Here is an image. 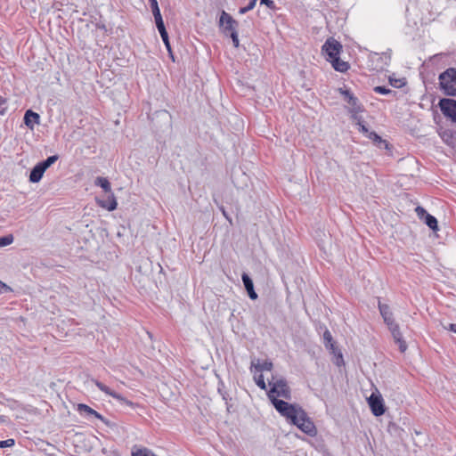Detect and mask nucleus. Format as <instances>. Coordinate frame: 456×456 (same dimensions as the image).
I'll use <instances>...</instances> for the list:
<instances>
[{
    "mask_svg": "<svg viewBox=\"0 0 456 456\" xmlns=\"http://www.w3.org/2000/svg\"><path fill=\"white\" fill-rule=\"evenodd\" d=\"M15 444L14 439H7L0 441V448L12 447Z\"/></svg>",
    "mask_w": 456,
    "mask_h": 456,
    "instance_id": "nucleus-38",
    "label": "nucleus"
},
{
    "mask_svg": "<svg viewBox=\"0 0 456 456\" xmlns=\"http://www.w3.org/2000/svg\"><path fill=\"white\" fill-rule=\"evenodd\" d=\"M378 306L379 313L384 320V322L387 325V327L395 323L393 318V313L390 311V307L388 305L382 304L380 301H379Z\"/></svg>",
    "mask_w": 456,
    "mask_h": 456,
    "instance_id": "nucleus-13",
    "label": "nucleus"
},
{
    "mask_svg": "<svg viewBox=\"0 0 456 456\" xmlns=\"http://www.w3.org/2000/svg\"><path fill=\"white\" fill-rule=\"evenodd\" d=\"M388 329L393 336L395 344L398 345L400 352L404 353L407 350V344L403 338V334L400 331L399 325L395 322L391 326H388Z\"/></svg>",
    "mask_w": 456,
    "mask_h": 456,
    "instance_id": "nucleus-10",
    "label": "nucleus"
},
{
    "mask_svg": "<svg viewBox=\"0 0 456 456\" xmlns=\"http://www.w3.org/2000/svg\"><path fill=\"white\" fill-rule=\"evenodd\" d=\"M291 423L296 425L302 432L310 436H314L317 434V429L314 422L307 416V413L305 411V410L299 411V413L297 416V419H295V422Z\"/></svg>",
    "mask_w": 456,
    "mask_h": 456,
    "instance_id": "nucleus-4",
    "label": "nucleus"
},
{
    "mask_svg": "<svg viewBox=\"0 0 456 456\" xmlns=\"http://www.w3.org/2000/svg\"><path fill=\"white\" fill-rule=\"evenodd\" d=\"M11 291H12V288L5 284L4 282H3L2 281H0V292L6 293Z\"/></svg>",
    "mask_w": 456,
    "mask_h": 456,
    "instance_id": "nucleus-41",
    "label": "nucleus"
},
{
    "mask_svg": "<svg viewBox=\"0 0 456 456\" xmlns=\"http://www.w3.org/2000/svg\"><path fill=\"white\" fill-rule=\"evenodd\" d=\"M149 2H150V4H151V8L159 5L157 0H149Z\"/></svg>",
    "mask_w": 456,
    "mask_h": 456,
    "instance_id": "nucleus-47",
    "label": "nucleus"
},
{
    "mask_svg": "<svg viewBox=\"0 0 456 456\" xmlns=\"http://www.w3.org/2000/svg\"><path fill=\"white\" fill-rule=\"evenodd\" d=\"M349 111H350V113H351V117H352V118H353L354 120H355V121H356V125H359V123L363 122V120H362V117H361V116H359V113H360V112H354V111L352 110V109H350V110H349Z\"/></svg>",
    "mask_w": 456,
    "mask_h": 456,
    "instance_id": "nucleus-39",
    "label": "nucleus"
},
{
    "mask_svg": "<svg viewBox=\"0 0 456 456\" xmlns=\"http://www.w3.org/2000/svg\"><path fill=\"white\" fill-rule=\"evenodd\" d=\"M272 404L275 408V410L283 417L287 419L288 421L295 422V419H297V416L299 413V411H302L303 408L289 403L284 400L273 398L272 399Z\"/></svg>",
    "mask_w": 456,
    "mask_h": 456,
    "instance_id": "nucleus-3",
    "label": "nucleus"
},
{
    "mask_svg": "<svg viewBox=\"0 0 456 456\" xmlns=\"http://www.w3.org/2000/svg\"><path fill=\"white\" fill-rule=\"evenodd\" d=\"M367 137L373 142V143L379 148L390 149V144L387 141L382 139L376 132H370L367 134Z\"/></svg>",
    "mask_w": 456,
    "mask_h": 456,
    "instance_id": "nucleus-17",
    "label": "nucleus"
},
{
    "mask_svg": "<svg viewBox=\"0 0 456 456\" xmlns=\"http://www.w3.org/2000/svg\"><path fill=\"white\" fill-rule=\"evenodd\" d=\"M389 83L393 87L401 88L405 86L406 82L404 78H393L389 77Z\"/></svg>",
    "mask_w": 456,
    "mask_h": 456,
    "instance_id": "nucleus-29",
    "label": "nucleus"
},
{
    "mask_svg": "<svg viewBox=\"0 0 456 456\" xmlns=\"http://www.w3.org/2000/svg\"><path fill=\"white\" fill-rule=\"evenodd\" d=\"M220 209H221V211H222L223 215L225 216V218L231 222V218H230V217L228 216V215L226 214V212H225V210H224V207H221V208H220Z\"/></svg>",
    "mask_w": 456,
    "mask_h": 456,
    "instance_id": "nucleus-46",
    "label": "nucleus"
},
{
    "mask_svg": "<svg viewBox=\"0 0 456 456\" xmlns=\"http://www.w3.org/2000/svg\"><path fill=\"white\" fill-rule=\"evenodd\" d=\"M155 23L159 33L167 31L162 17L156 18Z\"/></svg>",
    "mask_w": 456,
    "mask_h": 456,
    "instance_id": "nucleus-34",
    "label": "nucleus"
},
{
    "mask_svg": "<svg viewBox=\"0 0 456 456\" xmlns=\"http://www.w3.org/2000/svg\"><path fill=\"white\" fill-rule=\"evenodd\" d=\"M159 34H160L163 43L165 44L167 50L168 51L169 56L171 57L172 61H175V58H174V55H173V53L171 50V45H170L167 31L161 32Z\"/></svg>",
    "mask_w": 456,
    "mask_h": 456,
    "instance_id": "nucleus-23",
    "label": "nucleus"
},
{
    "mask_svg": "<svg viewBox=\"0 0 456 456\" xmlns=\"http://www.w3.org/2000/svg\"><path fill=\"white\" fill-rule=\"evenodd\" d=\"M415 212L418 216V217L423 221V219L425 218L426 215H428V211L421 206H418L416 208H415Z\"/></svg>",
    "mask_w": 456,
    "mask_h": 456,
    "instance_id": "nucleus-35",
    "label": "nucleus"
},
{
    "mask_svg": "<svg viewBox=\"0 0 456 456\" xmlns=\"http://www.w3.org/2000/svg\"><path fill=\"white\" fill-rule=\"evenodd\" d=\"M219 25L223 28L224 34L229 36L233 33V31H237L238 21L225 11H223L220 16Z\"/></svg>",
    "mask_w": 456,
    "mask_h": 456,
    "instance_id": "nucleus-8",
    "label": "nucleus"
},
{
    "mask_svg": "<svg viewBox=\"0 0 456 456\" xmlns=\"http://www.w3.org/2000/svg\"><path fill=\"white\" fill-rule=\"evenodd\" d=\"M5 421V417L3 415H0V423H3Z\"/></svg>",
    "mask_w": 456,
    "mask_h": 456,
    "instance_id": "nucleus-48",
    "label": "nucleus"
},
{
    "mask_svg": "<svg viewBox=\"0 0 456 456\" xmlns=\"http://www.w3.org/2000/svg\"><path fill=\"white\" fill-rule=\"evenodd\" d=\"M254 380L256 384L262 389L266 390V385L264 379L263 374H259L258 376L254 377Z\"/></svg>",
    "mask_w": 456,
    "mask_h": 456,
    "instance_id": "nucleus-32",
    "label": "nucleus"
},
{
    "mask_svg": "<svg viewBox=\"0 0 456 456\" xmlns=\"http://www.w3.org/2000/svg\"><path fill=\"white\" fill-rule=\"evenodd\" d=\"M59 159L58 155H52L49 156L46 159L40 161L39 164L44 167L45 170L50 167L53 163H55Z\"/></svg>",
    "mask_w": 456,
    "mask_h": 456,
    "instance_id": "nucleus-25",
    "label": "nucleus"
},
{
    "mask_svg": "<svg viewBox=\"0 0 456 456\" xmlns=\"http://www.w3.org/2000/svg\"><path fill=\"white\" fill-rule=\"evenodd\" d=\"M368 403L374 416L379 417L385 413L386 406L380 394L372 393L368 398Z\"/></svg>",
    "mask_w": 456,
    "mask_h": 456,
    "instance_id": "nucleus-6",
    "label": "nucleus"
},
{
    "mask_svg": "<svg viewBox=\"0 0 456 456\" xmlns=\"http://www.w3.org/2000/svg\"><path fill=\"white\" fill-rule=\"evenodd\" d=\"M7 111V101L0 95V114L4 115Z\"/></svg>",
    "mask_w": 456,
    "mask_h": 456,
    "instance_id": "nucleus-36",
    "label": "nucleus"
},
{
    "mask_svg": "<svg viewBox=\"0 0 456 456\" xmlns=\"http://www.w3.org/2000/svg\"><path fill=\"white\" fill-rule=\"evenodd\" d=\"M439 87L446 96L456 97V68H448L439 74Z\"/></svg>",
    "mask_w": 456,
    "mask_h": 456,
    "instance_id": "nucleus-2",
    "label": "nucleus"
},
{
    "mask_svg": "<svg viewBox=\"0 0 456 456\" xmlns=\"http://www.w3.org/2000/svg\"><path fill=\"white\" fill-rule=\"evenodd\" d=\"M438 106L444 117L456 122V100L442 98L439 100Z\"/></svg>",
    "mask_w": 456,
    "mask_h": 456,
    "instance_id": "nucleus-5",
    "label": "nucleus"
},
{
    "mask_svg": "<svg viewBox=\"0 0 456 456\" xmlns=\"http://www.w3.org/2000/svg\"><path fill=\"white\" fill-rule=\"evenodd\" d=\"M324 346H329L330 344L335 342L330 330H326L323 333Z\"/></svg>",
    "mask_w": 456,
    "mask_h": 456,
    "instance_id": "nucleus-33",
    "label": "nucleus"
},
{
    "mask_svg": "<svg viewBox=\"0 0 456 456\" xmlns=\"http://www.w3.org/2000/svg\"><path fill=\"white\" fill-rule=\"evenodd\" d=\"M13 239L14 238L12 234H8L6 236L0 237V247H5L12 244L13 242Z\"/></svg>",
    "mask_w": 456,
    "mask_h": 456,
    "instance_id": "nucleus-30",
    "label": "nucleus"
},
{
    "mask_svg": "<svg viewBox=\"0 0 456 456\" xmlns=\"http://www.w3.org/2000/svg\"><path fill=\"white\" fill-rule=\"evenodd\" d=\"M218 392L221 394L222 397L224 400L227 401L229 398H228V394L224 391H223L222 387H218Z\"/></svg>",
    "mask_w": 456,
    "mask_h": 456,
    "instance_id": "nucleus-43",
    "label": "nucleus"
},
{
    "mask_svg": "<svg viewBox=\"0 0 456 456\" xmlns=\"http://www.w3.org/2000/svg\"><path fill=\"white\" fill-rule=\"evenodd\" d=\"M94 184L96 186L101 187L105 192L112 193L110 183L106 177H102V176L96 177V179L94 181Z\"/></svg>",
    "mask_w": 456,
    "mask_h": 456,
    "instance_id": "nucleus-19",
    "label": "nucleus"
},
{
    "mask_svg": "<svg viewBox=\"0 0 456 456\" xmlns=\"http://www.w3.org/2000/svg\"><path fill=\"white\" fill-rule=\"evenodd\" d=\"M94 383L95 384V386L101 390L102 391L103 393H105L106 395H110L112 396L113 398L117 399L118 402L120 403V405H126V406H129L131 408H134V403L132 402V401H129L127 400L126 398H125L124 396H122L120 394L111 390L109 387H107L106 385H104L102 382L97 380V379H94Z\"/></svg>",
    "mask_w": 456,
    "mask_h": 456,
    "instance_id": "nucleus-7",
    "label": "nucleus"
},
{
    "mask_svg": "<svg viewBox=\"0 0 456 456\" xmlns=\"http://www.w3.org/2000/svg\"><path fill=\"white\" fill-rule=\"evenodd\" d=\"M330 353L334 354V356L336 357V365L341 366L342 364H344L343 354L341 351L338 349V347H337L335 350H331Z\"/></svg>",
    "mask_w": 456,
    "mask_h": 456,
    "instance_id": "nucleus-27",
    "label": "nucleus"
},
{
    "mask_svg": "<svg viewBox=\"0 0 456 456\" xmlns=\"http://www.w3.org/2000/svg\"><path fill=\"white\" fill-rule=\"evenodd\" d=\"M100 205L101 207L108 209L109 211H113L118 207V203L113 193H110L107 197V200L102 201Z\"/></svg>",
    "mask_w": 456,
    "mask_h": 456,
    "instance_id": "nucleus-18",
    "label": "nucleus"
},
{
    "mask_svg": "<svg viewBox=\"0 0 456 456\" xmlns=\"http://www.w3.org/2000/svg\"><path fill=\"white\" fill-rule=\"evenodd\" d=\"M154 452L146 447L134 446L132 448L131 456H153Z\"/></svg>",
    "mask_w": 456,
    "mask_h": 456,
    "instance_id": "nucleus-21",
    "label": "nucleus"
},
{
    "mask_svg": "<svg viewBox=\"0 0 456 456\" xmlns=\"http://www.w3.org/2000/svg\"><path fill=\"white\" fill-rule=\"evenodd\" d=\"M273 366V362L270 361H265L262 363H260L259 361H257L256 363H255V362L252 361L250 370H252V368H255L257 371L272 370Z\"/></svg>",
    "mask_w": 456,
    "mask_h": 456,
    "instance_id": "nucleus-20",
    "label": "nucleus"
},
{
    "mask_svg": "<svg viewBox=\"0 0 456 456\" xmlns=\"http://www.w3.org/2000/svg\"><path fill=\"white\" fill-rule=\"evenodd\" d=\"M373 91L379 94H395L396 93L384 86H377L373 88Z\"/></svg>",
    "mask_w": 456,
    "mask_h": 456,
    "instance_id": "nucleus-28",
    "label": "nucleus"
},
{
    "mask_svg": "<svg viewBox=\"0 0 456 456\" xmlns=\"http://www.w3.org/2000/svg\"><path fill=\"white\" fill-rule=\"evenodd\" d=\"M241 280L249 298L252 300H256L258 297V296L255 291L254 282L248 273H243L241 275Z\"/></svg>",
    "mask_w": 456,
    "mask_h": 456,
    "instance_id": "nucleus-11",
    "label": "nucleus"
},
{
    "mask_svg": "<svg viewBox=\"0 0 456 456\" xmlns=\"http://www.w3.org/2000/svg\"><path fill=\"white\" fill-rule=\"evenodd\" d=\"M229 37L232 40L233 46L238 48L240 45L238 31H233V33L230 34Z\"/></svg>",
    "mask_w": 456,
    "mask_h": 456,
    "instance_id": "nucleus-37",
    "label": "nucleus"
},
{
    "mask_svg": "<svg viewBox=\"0 0 456 456\" xmlns=\"http://www.w3.org/2000/svg\"><path fill=\"white\" fill-rule=\"evenodd\" d=\"M278 387L279 392H277V396L282 397L286 400L291 399V390L288 386L287 380L285 379H278Z\"/></svg>",
    "mask_w": 456,
    "mask_h": 456,
    "instance_id": "nucleus-15",
    "label": "nucleus"
},
{
    "mask_svg": "<svg viewBox=\"0 0 456 456\" xmlns=\"http://www.w3.org/2000/svg\"><path fill=\"white\" fill-rule=\"evenodd\" d=\"M23 122L29 129H33L35 125L39 124L40 116L32 110H28L24 114Z\"/></svg>",
    "mask_w": 456,
    "mask_h": 456,
    "instance_id": "nucleus-14",
    "label": "nucleus"
},
{
    "mask_svg": "<svg viewBox=\"0 0 456 456\" xmlns=\"http://www.w3.org/2000/svg\"><path fill=\"white\" fill-rule=\"evenodd\" d=\"M338 92L344 96V100L350 105V109H352L354 112H362L364 110L358 98L355 97L349 89L338 88Z\"/></svg>",
    "mask_w": 456,
    "mask_h": 456,
    "instance_id": "nucleus-9",
    "label": "nucleus"
},
{
    "mask_svg": "<svg viewBox=\"0 0 456 456\" xmlns=\"http://www.w3.org/2000/svg\"><path fill=\"white\" fill-rule=\"evenodd\" d=\"M423 222L432 231L436 232L438 230L437 219L434 216L430 215L429 213L428 215H426L425 218L423 219Z\"/></svg>",
    "mask_w": 456,
    "mask_h": 456,
    "instance_id": "nucleus-22",
    "label": "nucleus"
},
{
    "mask_svg": "<svg viewBox=\"0 0 456 456\" xmlns=\"http://www.w3.org/2000/svg\"><path fill=\"white\" fill-rule=\"evenodd\" d=\"M328 350H330V352L331 350H335L338 346L336 345V342H333L331 344L329 345V346H325Z\"/></svg>",
    "mask_w": 456,
    "mask_h": 456,
    "instance_id": "nucleus-44",
    "label": "nucleus"
},
{
    "mask_svg": "<svg viewBox=\"0 0 456 456\" xmlns=\"http://www.w3.org/2000/svg\"><path fill=\"white\" fill-rule=\"evenodd\" d=\"M330 353L334 354V356L336 357V365L341 366L342 364H344L343 354L341 351L338 349V347H337L335 350H331Z\"/></svg>",
    "mask_w": 456,
    "mask_h": 456,
    "instance_id": "nucleus-26",
    "label": "nucleus"
},
{
    "mask_svg": "<svg viewBox=\"0 0 456 456\" xmlns=\"http://www.w3.org/2000/svg\"><path fill=\"white\" fill-rule=\"evenodd\" d=\"M45 171L38 162L30 171L29 182L33 183L40 182Z\"/></svg>",
    "mask_w": 456,
    "mask_h": 456,
    "instance_id": "nucleus-16",
    "label": "nucleus"
},
{
    "mask_svg": "<svg viewBox=\"0 0 456 456\" xmlns=\"http://www.w3.org/2000/svg\"><path fill=\"white\" fill-rule=\"evenodd\" d=\"M77 411L82 415H86L87 417L94 416V417H95L96 419H100L101 421H102L105 424L109 423L108 420L102 414H100L99 412H97L96 411H94V409H92L91 407H89L86 404L79 403L77 405Z\"/></svg>",
    "mask_w": 456,
    "mask_h": 456,
    "instance_id": "nucleus-12",
    "label": "nucleus"
},
{
    "mask_svg": "<svg viewBox=\"0 0 456 456\" xmlns=\"http://www.w3.org/2000/svg\"><path fill=\"white\" fill-rule=\"evenodd\" d=\"M448 329H449V330L456 333V324L455 323L449 324V328Z\"/></svg>",
    "mask_w": 456,
    "mask_h": 456,
    "instance_id": "nucleus-45",
    "label": "nucleus"
},
{
    "mask_svg": "<svg viewBox=\"0 0 456 456\" xmlns=\"http://www.w3.org/2000/svg\"><path fill=\"white\" fill-rule=\"evenodd\" d=\"M151 11H152V14L154 16V19L162 17L159 5L155 6V7H151Z\"/></svg>",
    "mask_w": 456,
    "mask_h": 456,
    "instance_id": "nucleus-42",
    "label": "nucleus"
},
{
    "mask_svg": "<svg viewBox=\"0 0 456 456\" xmlns=\"http://www.w3.org/2000/svg\"><path fill=\"white\" fill-rule=\"evenodd\" d=\"M269 385L271 386V388L267 395L270 401L272 402V399L277 398V392H279L278 380L274 382L269 381Z\"/></svg>",
    "mask_w": 456,
    "mask_h": 456,
    "instance_id": "nucleus-24",
    "label": "nucleus"
},
{
    "mask_svg": "<svg viewBox=\"0 0 456 456\" xmlns=\"http://www.w3.org/2000/svg\"><path fill=\"white\" fill-rule=\"evenodd\" d=\"M357 126H358V130L367 137V134H369V133H370V132L365 126L364 122L359 123V125H357Z\"/></svg>",
    "mask_w": 456,
    "mask_h": 456,
    "instance_id": "nucleus-40",
    "label": "nucleus"
},
{
    "mask_svg": "<svg viewBox=\"0 0 456 456\" xmlns=\"http://www.w3.org/2000/svg\"><path fill=\"white\" fill-rule=\"evenodd\" d=\"M256 0H249L248 4L245 7H240L239 10V12L240 14H244L248 12V11L254 9L256 6Z\"/></svg>",
    "mask_w": 456,
    "mask_h": 456,
    "instance_id": "nucleus-31",
    "label": "nucleus"
},
{
    "mask_svg": "<svg viewBox=\"0 0 456 456\" xmlns=\"http://www.w3.org/2000/svg\"><path fill=\"white\" fill-rule=\"evenodd\" d=\"M342 50L341 43L333 37H329L322 46V52L325 55L326 60L338 72H346L350 68L348 62L342 61L339 57Z\"/></svg>",
    "mask_w": 456,
    "mask_h": 456,
    "instance_id": "nucleus-1",
    "label": "nucleus"
}]
</instances>
